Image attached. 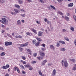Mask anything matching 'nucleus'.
Returning <instances> with one entry per match:
<instances>
[{
	"label": "nucleus",
	"instance_id": "f257e3e1",
	"mask_svg": "<svg viewBox=\"0 0 76 76\" xmlns=\"http://www.w3.org/2000/svg\"><path fill=\"white\" fill-rule=\"evenodd\" d=\"M2 20H0V22L4 25H7L8 24V20H7L5 18H2L1 19Z\"/></svg>",
	"mask_w": 76,
	"mask_h": 76
},
{
	"label": "nucleus",
	"instance_id": "f03ea898",
	"mask_svg": "<svg viewBox=\"0 0 76 76\" xmlns=\"http://www.w3.org/2000/svg\"><path fill=\"white\" fill-rule=\"evenodd\" d=\"M32 42L33 44H35L37 47H38V46L39 45V42H37V41H36V40H33Z\"/></svg>",
	"mask_w": 76,
	"mask_h": 76
},
{
	"label": "nucleus",
	"instance_id": "7ed1b4c3",
	"mask_svg": "<svg viewBox=\"0 0 76 76\" xmlns=\"http://www.w3.org/2000/svg\"><path fill=\"white\" fill-rule=\"evenodd\" d=\"M64 66L65 67H67L69 66V64L66 61H65L64 62Z\"/></svg>",
	"mask_w": 76,
	"mask_h": 76
},
{
	"label": "nucleus",
	"instance_id": "20e7f679",
	"mask_svg": "<svg viewBox=\"0 0 76 76\" xmlns=\"http://www.w3.org/2000/svg\"><path fill=\"white\" fill-rule=\"evenodd\" d=\"M9 67V65L7 64L6 65V66H4L2 67V68L3 69H7V68Z\"/></svg>",
	"mask_w": 76,
	"mask_h": 76
},
{
	"label": "nucleus",
	"instance_id": "39448f33",
	"mask_svg": "<svg viewBox=\"0 0 76 76\" xmlns=\"http://www.w3.org/2000/svg\"><path fill=\"white\" fill-rule=\"evenodd\" d=\"M14 11L15 13L18 14L20 12V10L18 9H15L14 10Z\"/></svg>",
	"mask_w": 76,
	"mask_h": 76
},
{
	"label": "nucleus",
	"instance_id": "423d86ee",
	"mask_svg": "<svg viewBox=\"0 0 76 76\" xmlns=\"http://www.w3.org/2000/svg\"><path fill=\"white\" fill-rule=\"evenodd\" d=\"M40 55L41 56H42V57H45V53L42 52H40Z\"/></svg>",
	"mask_w": 76,
	"mask_h": 76
},
{
	"label": "nucleus",
	"instance_id": "0eeeda50",
	"mask_svg": "<svg viewBox=\"0 0 76 76\" xmlns=\"http://www.w3.org/2000/svg\"><path fill=\"white\" fill-rule=\"evenodd\" d=\"M56 75V69H55L53 70L52 72V76H54Z\"/></svg>",
	"mask_w": 76,
	"mask_h": 76
},
{
	"label": "nucleus",
	"instance_id": "6e6552de",
	"mask_svg": "<svg viewBox=\"0 0 76 76\" xmlns=\"http://www.w3.org/2000/svg\"><path fill=\"white\" fill-rule=\"evenodd\" d=\"M47 62V60H44L42 63V65L44 66L45 64V63Z\"/></svg>",
	"mask_w": 76,
	"mask_h": 76
},
{
	"label": "nucleus",
	"instance_id": "1a4fd4ad",
	"mask_svg": "<svg viewBox=\"0 0 76 76\" xmlns=\"http://www.w3.org/2000/svg\"><path fill=\"white\" fill-rule=\"evenodd\" d=\"M50 48L51 50H54L55 49V47L53 45H50Z\"/></svg>",
	"mask_w": 76,
	"mask_h": 76
},
{
	"label": "nucleus",
	"instance_id": "9d476101",
	"mask_svg": "<svg viewBox=\"0 0 76 76\" xmlns=\"http://www.w3.org/2000/svg\"><path fill=\"white\" fill-rule=\"evenodd\" d=\"M14 6L16 8H18V9H20V6H19V5L15 4Z\"/></svg>",
	"mask_w": 76,
	"mask_h": 76
},
{
	"label": "nucleus",
	"instance_id": "9b49d317",
	"mask_svg": "<svg viewBox=\"0 0 76 76\" xmlns=\"http://www.w3.org/2000/svg\"><path fill=\"white\" fill-rule=\"evenodd\" d=\"M31 31H32L33 32H34V33H35V34H37V30L34 29H33V28H31Z\"/></svg>",
	"mask_w": 76,
	"mask_h": 76
},
{
	"label": "nucleus",
	"instance_id": "f8f14e48",
	"mask_svg": "<svg viewBox=\"0 0 76 76\" xmlns=\"http://www.w3.org/2000/svg\"><path fill=\"white\" fill-rule=\"evenodd\" d=\"M59 42L60 43V44H66L65 42L62 40L59 41Z\"/></svg>",
	"mask_w": 76,
	"mask_h": 76
},
{
	"label": "nucleus",
	"instance_id": "ddd939ff",
	"mask_svg": "<svg viewBox=\"0 0 76 76\" xmlns=\"http://www.w3.org/2000/svg\"><path fill=\"white\" fill-rule=\"evenodd\" d=\"M17 23L18 25L20 26L21 25V22L20 20H18L17 22Z\"/></svg>",
	"mask_w": 76,
	"mask_h": 76
},
{
	"label": "nucleus",
	"instance_id": "4468645a",
	"mask_svg": "<svg viewBox=\"0 0 76 76\" xmlns=\"http://www.w3.org/2000/svg\"><path fill=\"white\" fill-rule=\"evenodd\" d=\"M69 60H70V61H72V62H73V63H75V61H76V60L74 59L69 58Z\"/></svg>",
	"mask_w": 76,
	"mask_h": 76
},
{
	"label": "nucleus",
	"instance_id": "2eb2a0df",
	"mask_svg": "<svg viewBox=\"0 0 76 76\" xmlns=\"http://www.w3.org/2000/svg\"><path fill=\"white\" fill-rule=\"evenodd\" d=\"M42 34H43V32H41V31H39V32L38 35V36H42Z\"/></svg>",
	"mask_w": 76,
	"mask_h": 76
},
{
	"label": "nucleus",
	"instance_id": "dca6fc26",
	"mask_svg": "<svg viewBox=\"0 0 76 76\" xmlns=\"http://www.w3.org/2000/svg\"><path fill=\"white\" fill-rule=\"evenodd\" d=\"M27 51L28 52L30 55H32V53H31V51L30 49H27Z\"/></svg>",
	"mask_w": 76,
	"mask_h": 76
},
{
	"label": "nucleus",
	"instance_id": "f3484780",
	"mask_svg": "<svg viewBox=\"0 0 76 76\" xmlns=\"http://www.w3.org/2000/svg\"><path fill=\"white\" fill-rule=\"evenodd\" d=\"M73 6V3H70L68 5V7H72Z\"/></svg>",
	"mask_w": 76,
	"mask_h": 76
},
{
	"label": "nucleus",
	"instance_id": "a211bd4d",
	"mask_svg": "<svg viewBox=\"0 0 76 76\" xmlns=\"http://www.w3.org/2000/svg\"><path fill=\"white\" fill-rule=\"evenodd\" d=\"M60 50L61 51H66V49L64 48H61L60 49Z\"/></svg>",
	"mask_w": 76,
	"mask_h": 76
},
{
	"label": "nucleus",
	"instance_id": "6ab92c4d",
	"mask_svg": "<svg viewBox=\"0 0 76 76\" xmlns=\"http://www.w3.org/2000/svg\"><path fill=\"white\" fill-rule=\"evenodd\" d=\"M0 55L1 56H4L5 55V53L4 52H2L1 53H0Z\"/></svg>",
	"mask_w": 76,
	"mask_h": 76
},
{
	"label": "nucleus",
	"instance_id": "aec40b11",
	"mask_svg": "<svg viewBox=\"0 0 76 76\" xmlns=\"http://www.w3.org/2000/svg\"><path fill=\"white\" fill-rule=\"evenodd\" d=\"M24 66L26 68L30 67H31V65L29 64L25 65Z\"/></svg>",
	"mask_w": 76,
	"mask_h": 76
},
{
	"label": "nucleus",
	"instance_id": "412c9836",
	"mask_svg": "<svg viewBox=\"0 0 76 76\" xmlns=\"http://www.w3.org/2000/svg\"><path fill=\"white\" fill-rule=\"evenodd\" d=\"M5 45L6 46H8L9 45L8 42H5Z\"/></svg>",
	"mask_w": 76,
	"mask_h": 76
},
{
	"label": "nucleus",
	"instance_id": "4be33fe9",
	"mask_svg": "<svg viewBox=\"0 0 76 76\" xmlns=\"http://www.w3.org/2000/svg\"><path fill=\"white\" fill-rule=\"evenodd\" d=\"M39 73L40 76H42V72H41V71L40 70H39Z\"/></svg>",
	"mask_w": 76,
	"mask_h": 76
},
{
	"label": "nucleus",
	"instance_id": "5701e85b",
	"mask_svg": "<svg viewBox=\"0 0 76 76\" xmlns=\"http://www.w3.org/2000/svg\"><path fill=\"white\" fill-rule=\"evenodd\" d=\"M58 14H59V15H63V13L61 12L58 11L57 12Z\"/></svg>",
	"mask_w": 76,
	"mask_h": 76
},
{
	"label": "nucleus",
	"instance_id": "b1692460",
	"mask_svg": "<svg viewBox=\"0 0 76 76\" xmlns=\"http://www.w3.org/2000/svg\"><path fill=\"white\" fill-rule=\"evenodd\" d=\"M65 18L66 20L68 21L69 20V17H68L65 16Z\"/></svg>",
	"mask_w": 76,
	"mask_h": 76
},
{
	"label": "nucleus",
	"instance_id": "393cba45",
	"mask_svg": "<svg viewBox=\"0 0 76 76\" xmlns=\"http://www.w3.org/2000/svg\"><path fill=\"white\" fill-rule=\"evenodd\" d=\"M36 39L37 40L39 41H42V39H41L40 38L37 37L36 38Z\"/></svg>",
	"mask_w": 76,
	"mask_h": 76
},
{
	"label": "nucleus",
	"instance_id": "a878e982",
	"mask_svg": "<svg viewBox=\"0 0 76 76\" xmlns=\"http://www.w3.org/2000/svg\"><path fill=\"white\" fill-rule=\"evenodd\" d=\"M50 7H51V8H52L53 9H54V10H56V8H55V7H54V6L52 5H50Z\"/></svg>",
	"mask_w": 76,
	"mask_h": 76
},
{
	"label": "nucleus",
	"instance_id": "bb28decb",
	"mask_svg": "<svg viewBox=\"0 0 76 76\" xmlns=\"http://www.w3.org/2000/svg\"><path fill=\"white\" fill-rule=\"evenodd\" d=\"M21 57H22V59L23 60H26V57H25L23 56H21Z\"/></svg>",
	"mask_w": 76,
	"mask_h": 76
},
{
	"label": "nucleus",
	"instance_id": "cd10ccee",
	"mask_svg": "<svg viewBox=\"0 0 76 76\" xmlns=\"http://www.w3.org/2000/svg\"><path fill=\"white\" fill-rule=\"evenodd\" d=\"M18 2L20 4H22L23 2V1L20 0H18Z\"/></svg>",
	"mask_w": 76,
	"mask_h": 76
},
{
	"label": "nucleus",
	"instance_id": "c85d7f7f",
	"mask_svg": "<svg viewBox=\"0 0 76 76\" xmlns=\"http://www.w3.org/2000/svg\"><path fill=\"white\" fill-rule=\"evenodd\" d=\"M19 48L20 50V51H23V48L19 47Z\"/></svg>",
	"mask_w": 76,
	"mask_h": 76
},
{
	"label": "nucleus",
	"instance_id": "c756f323",
	"mask_svg": "<svg viewBox=\"0 0 76 76\" xmlns=\"http://www.w3.org/2000/svg\"><path fill=\"white\" fill-rule=\"evenodd\" d=\"M20 67L22 69H25L24 66H23V65H21L20 66Z\"/></svg>",
	"mask_w": 76,
	"mask_h": 76
},
{
	"label": "nucleus",
	"instance_id": "7c9ffc66",
	"mask_svg": "<svg viewBox=\"0 0 76 76\" xmlns=\"http://www.w3.org/2000/svg\"><path fill=\"white\" fill-rule=\"evenodd\" d=\"M19 68L16 66H15L14 67L15 71H16V70H17Z\"/></svg>",
	"mask_w": 76,
	"mask_h": 76
},
{
	"label": "nucleus",
	"instance_id": "2f4dec72",
	"mask_svg": "<svg viewBox=\"0 0 76 76\" xmlns=\"http://www.w3.org/2000/svg\"><path fill=\"white\" fill-rule=\"evenodd\" d=\"M64 39H65V40H66V41H69V39L67 37H64Z\"/></svg>",
	"mask_w": 76,
	"mask_h": 76
},
{
	"label": "nucleus",
	"instance_id": "473e14b6",
	"mask_svg": "<svg viewBox=\"0 0 76 76\" xmlns=\"http://www.w3.org/2000/svg\"><path fill=\"white\" fill-rule=\"evenodd\" d=\"M70 29L71 30H72V31H74V29L73 27H71Z\"/></svg>",
	"mask_w": 76,
	"mask_h": 76
},
{
	"label": "nucleus",
	"instance_id": "72a5a7b5",
	"mask_svg": "<svg viewBox=\"0 0 76 76\" xmlns=\"http://www.w3.org/2000/svg\"><path fill=\"white\" fill-rule=\"evenodd\" d=\"M12 45V42H8V45Z\"/></svg>",
	"mask_w": 76,
	"mask_h": 76
},
{
	"label": "nucleus",
	"instance_id": "f704fd0d",
	"mask_svg": "<svg viewBox=\"0 0 76 76\" xmlns=\"http://www.w3.org/2000/svg\"><path fill=\"white\" fill-rule=\"evenodd\" d=\"M73 70H76V64H75V67L73 68Z\"/></svg>",
	"mask_w": 76,
	"mask_h": 76
},
{
	"label": "nucleus",
	"instance_id": "c9c22d12",
	"mask_svg": "<svg viewBox=\"0 0 76 76\" xmlns=\"http://www.w3.org/2000/svg\"><path fill=\"white\" fill-rule=\"evenodd\" d=\"M31 63L32 64H35V63H37V61H32L31 62Z\"/></svg>",
	"mask_w": 76,
	"mask_h": 76
},
{
	"label": "nucleus",
	"instance_id": "e433bc0d",
	"mask_svg": "<svg viewBox=\"0 0 76 76\" xmlns=\"http://www.w3.org/2000/svg\"><path fill=\"white\" fill-rule=\"evenodd\" d=\"M28 45V43L26 42L25 43V44H24V47H26V46H27Z\"/></svg>",
	"mask_w": 76,
	"mask_h": 76
},
{
	"label": "nucleus",
	"instance_id": "4c0bfd02",
	"mask_svg": "<svg viewBox=\"0 0 76 76\" xmlns=\"http://www.w3.org/2000/svg\"><path fill=\"white\" fill-rule=\"evenodd\" d=\"M61 64L62 66H64V60H62L61 61Z\"/></svg>",
	"mask_w": 76,
	"mask_h": 76
},
{
	"label": "nucleus",
	"instance_id": "58836bf2",
	"mask_svg": "<svg viewBox=\"0 0 76 76\" xmlns=\"http://www.w3.org/2000/svg\"><path fill=\"white\" fill-rule=\"evenodd\" d=\"M20 45V47H24V44H21V45Z\"/></svg>",
	"mask_w": 76,
	"mask_h": 76
},
{
	"label": "nucleus",
	"instance_id": "ea45409f",
	"mask_svg": "<svg viewBox=\"0 0 76 76\" xmlns=\"http://www.w3.org/2000/svg\"><path fill=\"white\" fill-rule=\"evenodd\" d=\"M56 46L57 47H59L60 46V43H59L58 42H57V43H56Z\"/></svg>",
	"mask_w": 76,
	"mask_h": 76
},
{
	"label": "nucleus",
	"instance_id": "a19ab883",
	"mask_svg": "<svg viewBox=\"0 0 76 76\" xmlns=\"http://www.w3.org/2000/svg\"><path fill=\"white\" fill-rule=\"evenodd\" d=\"M29 70H32L33 69V68L32 67H29Z\"/></svg>",
	"mask_w": 76,
	"mask_h": 76
},
{
	"label": "nucleus",
	"instance_id": "79ce46f5",
	"mask_svg": "<svg viewBox=\"0 0 76 76\" xmlns=\"http://www.w3.org/2000/svg\"><path fill=\"white\" fill-rule=\"evenodd\" d=\"M74 19L76 21V16L75 15H74L73 16Z\"/></svg>",
	"mask_w": 76,
	"mask_h": 76
},
{
	"label": "nucleus",
	"instance_id": "37998d69",
	"mask_svg": "<svg viewBox=\"0 0 76 76\" xmlns=\"http://www.w3.org/2000/svg\"><path fill=\"white\" fill-rule=\"evenodd\" d=\"M41 50L42 51H45V50H46V48H41Z\"/></svg>",
	"mask_w": 76,
	"mask_h": 76
},
{
	"label": "nucleus",
	"instance_id": "c03bdc74",
	"mask_svg": "<svg viewBox=\"0 0 76 76\" xmlns=\"http://www.w3.org/2000/svg\"><path fill=\"white\" fill-rule=\"evenodd\" d=\"M26 1H28V3H31L32 2V1H31V0H25Z\"/></svg>",
	"mask_w": 76,
	"mask_h": 76
},
{
	"label": "nucleus",
	"instance_id": "a18cd8bd",
	"mask_svg": "<svg viewBox=\"0 0 76 76\" xmlns=\"http://www.w3.org/2000/svg\"><path fill=\"white\" fill-rule=\"evenodd\" d=\"M21 16H22V17H25L26 16L25 14H21Z\"/></svg>",
	"mask_w": 76,
	"mask_h": 76
},
{
	"label": "nucleus",
	"instance_id": "49530a36",
	"mask_svg": "<svg viewBox=\"0 0 76 76\" xmlns=\"http://www.w3.org/2000/svg\"><path fill=\"white\" fill-rule=\"evenodd\" d=\"M37 56V53H34V57H36Z\"/></svg>",
	"mask_w": 76,
	"mask_h": 76
},
{
	"label": "nucleus",
	"instance_id": "de8ad7c7",
	"mask_svg": "<svg viewBox=\"0 0 76 76\" xmlns=\"http://www.w3.org/2000/svg\"><path fill=\"white\" fill-rule=\"evenodd\" d=\"M0 50H4V49L3 48V47L0 46Z\"/></svg>",
	"mask_w": 76,
	"mask_h": 76
},
{
	"label": "nucleus",
	"instance_id": "09e8293b",
	"mask_svg": "<svg viewBox=\"0 0 76 76\" xmlns=\"http://www.w3.org/2000/svg\"><path fill=\"white\" fill-rule=\"evenodd\" d=\"M48 66H52L53 65V64L52 63H49L48 64Z\"/></svg>",
	"mask_w": 76,
	"mask_h": 76
},
{
	"label": "nucleus",
	"instance_id": "8fccbe9b",
	"mask_svg": "<svg viewBox=\"0 0 76 76\" xmlns=\"http://www.w3.org/2000/svg\"><path fill=\"white\" fill-rule=\"evenodd\" d=\"M5 2V1L4 0H2L1 1V3H4Z\"/></svg>",
	"mask_w": 76,
	"mask_h": 76
},
{
	"label": "nucleus",
	"instance_id": "3c124183",
	"mask_svg": "<svg viewBox=\"0 0 76 76\" xmlns=\"http://www.w3.org/2000/svg\"><path fill=\"white\" fill-rule=\"evenodd\" d=\"M42 46L43 47H45V45L44 44H42Z\"/></svg>",
	"mask_w": 76,
	"mask_h": 76
},
{
	"label": "nucleus",
	"instance_id": "603ef678",
	"mask_svg": "<svg viewBox=\"0 0 76 76\" xmlns=\"http://www.w3.org/2000/svg\"><path fill=\"white\" fill-rule=\"evenodd\" d=\"M44 21L46 22H47V21H48V20L47 19L45 18L44 19Z\"/></svg>",
	"mask_w": 76,
	"mask_h": 76
},
{
	"label": "nucleus",
	"instance_id": "864d4df0",
	"mask_svg": "<svg viewBox=\"0 0 76 76\" xmlns=\"http://www.w3.org/2000/svg\"><path fill=\"white\" fill-rule=\"evenodd\" d=\"M7 35L9 37H11V35L8 33L7 34Z\"/></svg>",
	"mask_w": 76,
	"mask_h": 76
},
{
	"label": "nucleus",
	"instance_id": "5fc2aeb1",
	"mask_svg": "<svg viewBox=\"0 0 76 76\" xmlns=\"http://www.w3.org/2000/svg\"><path fill=\"white\" fill-rule=\"evenodd\" d=\"M5 32V31L4 30H2L1 31L2 33H4Z\"/></svg>",
	"mask_w": 76,
	"mask_h": 76
},
{
	"label": "nucleus",
	"instance_id": "6e6d98bb",
	"mask_svg": "<svg viewBox=\"0 0 76 76\" xmlns=\"http://www.w3.org/2000/svg\"><path fill=\"white\" fill-rule=\"evenodd\" d=\"M74 44H75V46H76V39H75V40H74Z\"/></svg>",
	"mask_w": 76,
	"mask_h": 76
},
{
	"label": "nucleus",
	"instance_id": "4d7b16f0",
	"mask_svg": "<svg viewBox=\"0 0 76 76\" xmlns=\"http://www.w3.org/2000/svg\"><path fill=\"white\" fill-rule=\"evenodd\" d=\"M26 34L28 35H30V33L29 32H27Z\"/></svg>",
	"mask_w": 76,
	"mask_h": 76
},
{
	"label": "nucleus",
	"instance_id": "13d9d810",
	"mask_svg": "<svg viewBox=\"0 0 76 76\" xmlns=\"http://www.w3.org/2000/svg\"><path fill=\"white\" fill-rule=\"evenodd\" d=\"M23 63L24 64H26V62L25 61H23Z\"/></svg>",
	"mask_w": 76,
	"mask_h": 76
},
{
	"label": "nucleus",
	"instance_id": "bf43d9fd",
	"mask_svg": "<svg viewBox=\"0 0 76 76\" xmlns=\"http://www.w3.org/2000/svg\"><path fill=\"white\" fill-rule=\"evenodd\" d=\"M42 3H44V1L42 0H39Z\"/></svg>",
	"mask_w": 76,
	"mask_h": 76
},
{
	"label": "nucleus",
	"instance_id": "052dcab7",
	"mask_svg": "<svg viewBox=\"0 0 76 76\" xmlns=\"http://www.w3.org/2000/svg\"><path fill=\"white\" fill-rule=\"evenodd\" d=\"M10 13H11V15H14V13H13V12H11Z\"/></svg>",
	"mask_w": 76,
	"mask_h": 76
},
{
	"label": "nucleus",
	"instance_id": "680f3d73",
	"mask_svg": "<svg viewBox=\"0 0 76 76\" xmlns=\"http://www.w3.org/2000/svg\"><path fill=\"white\" fill-rule=\"evenodd\" d=\"M1 27L2 28H5V26H4V25L3 24H2L1 25Z\"/></svg>",
	"mask_w": 76,
	"mask_h": 76
},
{
	"label": "nucleus",
	"instance_id": "e2e57ef3",
	"mask_svg": "<svg viewBox=\"0 0 76 76\" xmlns=\"http://www.w3.org/2000/svg\"><path fill=\"white\" fill-rule=\"evenodd\" d=\"M44 58V56L40 57V60H42Z\"/></svg>",
	"mask_w": 76,
	"mask_h": 76
},
{
	"label": "nucleus",
	"instance_id": "0e129e2a",
	"mask_svg": "<svg viewBox=\"0 0 76 76\" xmlns=\"http://www.w3.org/2000/svg\"><path fill=\"white\" fill-rule=\"evenodd\" d=\"M37 58H38V60H41L40 57H38Z\"/></svg>",
	"mask_w": 76,
	"mask_h": 76
},
{
	"label": "nucleus",
	"instance_id": "69168bd1",
	"mask_svg": "<svg viewBox=\"0 0 76 76\" xmlns=\"http://www.w3.org/2000/svg\"><path fill=\"white\" fill-rule=\"evenodd\" d=\"M58 2H61V1H63V0H58Z\"/></svg>",
	"mask_w": 76,
	"mask_h": 76
},
{
	"label": "nucleus",
	"instance_id": "338daca9",
	"mask_svg": "<svg viewBox=\"0 0 76 76\" xmlns=\"http://www.w3.org/2000/svg\"><path fill=\"white\" fill-rule=\"evenodd\" d=\"M18 38H22V36L19 35L18 36Z\"/></svg>",
	"mask_w": 76,
	"mask_h": 76
},
{
	"label": "nucleus",
	"instance_id": "774afa93",
	"mask_svg": "<svg viewBox=\"0 0 76 76\" xmlns=\"http://www.w3.org/2000/svg\"><path fill=\"white\" fill-rule=\"evenodd\" d=\"M5 76H9V74L7 73L6 74Z\"/></svg>",
	"mask_w": 76,
	"mask_h": 76
}]
</instances>
